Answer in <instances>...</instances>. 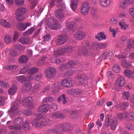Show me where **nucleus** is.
<instances>
[{
    "label": "nucleus",
    "instance_id": "52",
    "mask_svg": "<svg viewBox=\"0 0 134 134\" xmlns=\"http://www.w3.org/2000/svg\"><path fill=\"white\" fill-rule=\"evenodd\" d=\"M0 85L2 87L8 88L9 87V84L4 81H2L0 82Z\"/></svg>",
    "mask_w": 134,
    "mask_h": 134
},
{
    "label": "nucleus",
    "instance_id": "7",
    "mask_svg": "<svg viewBox=\"0 0 134 134\" xmlns=\"http://www.w3.org/2000/svg\"><path fill=\"white\" fill-rule=\"evenodd\" d=\"M90 8L88 3L87 2H84L81 6V13L83 15H86L88 13Z\"/></svg>",
    "mask_w": 134,
    "mask_h": 134
},
{
    "label": "nucleus",
    "instance_id": "43",
    "mask_svg": "<svg viewBox=\"0 0 134 134\" xmlns=\"http://www.w3.org/2000/svg\"><path fill=\"white\" fill-rule=\"evenodd\" d=\"M12 37L9 35H6L4 37V40L6 43L8 44L11 42Z\"/></svg>",
    "mask_w": 134,
    "mask_h": 134
},
{
    "label": "nucleus",
    "instance_id": "13",
    "mask_svg": "<svg viewBox=\"0 0 134 134\" xmlns=\"http://www.w3.org/2000/svg\"><path fill=\"white\" fill-rule=\"evenodd\" d=\"M62 9H58L55 10L54 12V15L55 16L59 19H62L64 17V14Z\"/></svg>",
    "mask_w": 134,
    "mask_h": 134
},
{
    "label": "nucleus",
    "instance_id": "32",
    "mask_svg": "<svg viewBox=\"0 0 134 134\" xmlns=\"http://www.w3.org/2000/svg\"><path fill=\"white\" fill-rule=\"evenodd\" d=\"M21 127L25 131H28L29 130L30 126L28 120H27L25 121Z\"/></svg>",
    "mask_w": 134,
    "mask_h": 134
},
{
    "label": "nucleus",
    "instance_id": "30",
    "mask_svg": "<svg viewBox=\"0 0 134 134\" xmlns=\"http://www.w3.org/2000/svg\"><path fill=\"white\" fill-rule=\"evenodd\" d=\"M64 53L63 48L54 51V54L56 56H58L62 55H63Z\"/></svg>",
    "mask_w": 134,
    "mask_h": 134
},
{
    "label": "nucleus",
    "instance_id": "1",
    "mask_svg": "<svg viewBox=\"0 0 134 134\" xmlns=\"http://www.w3.org/2000/svg\"><path fill=\"white\" fill-rule=\"evenodd\" d=\"M20 101L18 100H16L13 104L12 107L8 112L13 118L17 116L19 113V110L18 108L20 103Z\"/></svg>",
    "mask_w": 134,
    "mask_h": 134
},
{
    "label": "nucleus",
    "instance_id": "37",
    "mask_svg": "<svg viewBox=\"0 0 134 134\" xmlns=\"http://www.w3.org/2000/svg\"><path fill=\"white\" fill-rule=\"evenodd\" d=\"M0 23L1 24L5 27L8 28L10 27V24L6 21L4 19H2L0 20Z\"/></svg>",
    "mask_w": 134,
    "mask_h": 134
},
{
    "label": "nucleus",
    "instance_id": "18",
    "mask_svg": "<svg viewBox=\"0 0 134 134\" xmlns=\"http://www.w3.org/2000/svg\"><path fill=\"white\" fill-rule=\"evenodd\" d=\"M134 5V0H124L120 6L122 8H124V6H127L128 5Z\"/></svg>",
    "mask_w": 134,
    "mask_h": 134
},
{
    "label": "nucleus",
    "instance_id": "22",
    "mask_svg": "<svg viewBox=\"0 0 134 134\" xmlns=\"http://www.w3.org/2000/svg\"><path fill=\"white\" fill-rule=\"evenodd\" d=\"M60 126L62 128L63 130L66 131H69L70 130L71 126L69 124L66 122H64L61 124L60 125Z\"/></svg>",
    "mask_w": 134,
    "mask_h": 134
},
{
    "label": "nucleus",
    "instance_id": "31",
    "mask_svg": "<svg viewBox=\"0 0 134 134\" xmlns=\"http://www.w3.org/2000/svg\"><path fill=\"white\" fill-rule=\"evenodd\" d=\"M64 53L67 52L71 53L73 52L74 50V48L71 46H68V47L63 48Z\"/></svg>",
    "mask_w": 134,
    "mask_h": 134
},
{
    "label": "nucleus",
    "instance_id": "29",
    "mask_svg": "<svg viewBox=\"0 0 134 134\" xmlns=\"http://www.w3.org/2000/svg\"><path fill=\"white\" fill-rule=\"evenodd\" d=\"M76 23L73 21H70L68 23V27L69 30H72L74 29L76 27Z\"/></svg>",
    "mask_w": 134,
    "mask_h": 134
},
{
    "label": "nucleus",
    "instance_id": "21",
    "mask_svg": "<svg viewBox=\"0 0 134 134\" xmlns=\"http://www.w3.org/2000/svg\"><path fill=\"white\" fill-rule=\"evenodd\" d=\"M49 109L48 107L47 106L46 104H44L41 105L39 107L38 110L40 112L46 113L48 111Z\"/></svg>",
    "mask_w": 134,
    "mask_h": 134
},
{
    "label": "nucleus",
    "instance_id": "57",
    "mask_svg": "<svg viewBox=\"0 0 134 134\" xmlns=\"http://www.w3.org/2000/svg\"><path fill=\"white\" fill-rule=\"evenodd\" d=\"M15 3L16 5L21 6L24 3V0H15Z\"/></svg>",
    "mask_w": 134,
    "mask_h": 134
},
{
    "label": "nucleus",
    "instance_id": "51",
    "mask_svg": "<svg viewBox=\"0 0 134 134\" xmlns=\"http://www.w3.org/2000/svg\"><path fill=\"white\" fill-rule=\"evenodd\" d=\"M29 68V67L28 66L24 67L20 71L19 73L21 74H24L27 71Z\"/></svg>",
    "mask_w": 134,
    "mask_h": 134
},
{
    "label": "nucleus",
    "instance_id": "8",
    "mask_svg": "<svg viewBox=\"0 0 134 134\" xmlns=\"http://www.w3.org/2000/svg\"><path fill=\"white\" fill-rule=\"evenodd\" d=\"M86 36L85 33L82 31H77L75 33L74 37L77 40H83Z\"/></svg>",
    "mask_w": 134,
    "mask_h": 134
},
{
    "label": "nucleus",
    "instance_id": "16",
    "mask_svg": "<svg viewBox=\"0 0 134 134\" xmlns=\"http://www.w3.org/2000/svg\"><path fill=\"white\" fill-rule=\"evenodd\" d=\"M28 59L26 55H22L18 59V61L20 64H25L27 62Z\"/></svg>",
    "mask_w": 134,
    "mask_h": 134
},
{
    "label": "nucleus",
    "instance_id": "39",
    "mask_svg": "<svg viewBox=\"0 0 134 134\" xmlns=\"http://www.w3.org/2000/svg\"><path fill=\"white\" fill-rule=\"evenodd\" d=\"M18 67V66L17 65H13L6 66L5 68L7 70H15L17 69Z\"/></svg>",
    "mask_w": 134,
    "mask_h": 134
},
{
    "label": "nucleus",
    "instance_id": "38",
    "mask_svg": "<svg viewBox=\"0 0 134 134\" xmlns=\"http://www.w3.org/2000/svg\"><path fill=\"white\" fill-rule=\"evenodd\" d=\"M121 64L122 66L125 68H130L131 67L130 64L126 60H124L122 62Z\"/></svg>",
    "mask_w": 134,
    "mask_h": 134
},
{
    "label": "nucleus",
    "instance_id": "33",
    "mask_svg": "<svg viewBox=\"0 0 134 134\" xmlns=\"http://www.w3.org/2000/svg\"><path fill=\"white\" fill-rule=\"evenodd\" d=\"M76 62L75 61L70 60L68 63H67V69L72 68L74 66L76 65Z\"/></svg>",
    "mask_w": 134,
    "mask_h": 134
},
{
    "label": "nucleus",
    "instance_id": "62",
    "mask_svg": "<svg viewBox=\"0 0 134 134\" xmlns=\"http://www.w3.org/2000/svg\"><path fill=\"white\" fill-rule=\"evenodd\" d=\"M96 9L94 8H92L91 9L90 11L91 15L93 16H94L96 15Z\"/></svg>",
    "mask_w": 134,
    "mask_h": 134
},
{
    "label": "nucleus",
    "instance_id": "61",
    "mask_svg": "<svg viewBox=\"0 0 134 134\" xmlns=\"http://www.w3.org/2000/svg\"><path fill=\"white\" fill-rule=\"evenodd\" d=\"M76 89H71L67 91V93L70 95H74L75 93Z\"/></svg>",
    "mask_w": 134,
    "mask_h": 134
},
{
    "label": "nucleus",
    "instance_id": "4",
    "mask_svg": "<svg viewBox=\"0 0 134 134\" xmlns=\"http://www.w3.org/2000/svg\"><path fill=\"white\" fill-rule=\"evenodd\" d=\"M56 72V71L55 69L49 67L46 70L45 74L47 78L51 79L55 76Z\"/></svg>",
    "mask_w": 134,
    "mask_h": 134
},
{
    "label": "nucleus",
    "instance_id": "54",
    "mask_svg": "<svg viewBox=\"0 0 134 134\" xmlns=\"http://www.w3.org/2000/svg\"><path fill=\"white\" fill-rule=\"evenodd\" d=\"M74 72V71L72 70H68L65 74V76L66 77H69L73 75Z\"/></svg>",
    "mask_w": 134,
    "mask_h": 134
},
{
    "label": "nucleus",
    "instance_id": "44",
    "mask_svg": "<svg viewBox=\"0 0 134 134\" xmlns=\"http://www.w3.org/2000/svg\"><path fill=\"white\" fill-rule=\"evenodd\" d=\"M14 46L15 48L20 51H23L25 48V47L24 46L20 45L19 44H16Z\"/></svg>",
    "mask_w": 134,
    "mask_h": 134
},
{
    "label": "nucleus",
    "instance_id": "10",
    "mask_svg": "<svg viewBox=\"0 0 134 134\" xmlns=\"http://www.w3.org/2000/svg\"><path fill=\"white\" fill-rule=\"evenodd\" d=\"M52 116L56 119H64L66 117V115L62 112L58 111L55 112L51 114Z\"/></svg>",
    "mask_w": 134,
    "mask_h": 134
},
{
    "label": "nucleus",
    "instance_id": "64",
    "mask_svg": "<svg viewBox=\"0 0 134 134\" xmlns=\"http://www.w3.org/2000/svg\"><path fill=\"white\" fill-rule=\"evenodd\" d=\"M129 119L132 120H134V112H130L129 113Z\"/></svg>",
    "mask_w": 134,
    "mask_h": 134
},
{
    "label": "nucleus",
    "instance_id": "46",
    "mask_svg": "<svg viewBox=\"0 0 134 134\" xmlns=\"http://www.w3.org/2000/svg\"><path fill=\"white\" fill-rule=\"evenodd\" d=\"M58 127H59L58 125H57L55 126V127L53 128L52 129H50L49 130V131L52 132L53 133H59L60 132V131L59 128H57Z\"/></svg>",
    "mask_w": 134,
    "mask_h": 134
},
{
    "label": "nucleus",
    "instance_id": "2",
    "mask_svg": "<svg viewBox=\"0 0 134 134\" xmlns=\"http://www.w3.org/2000/svg\"><path fill=\"white\" fill-rule=\"evenodd\" d=\"M57 22V20L51 17L48 19L47 24L51 29L56 30L61 28L60 24H58Z\"/></svg>",
    "mask_w": 134,
    "mask_h": 134
},
{
    "label": "nucleus",
    "instance_id": "47",
    "mask_svg": "<svg viewBox=\"0 0 134 134\" xmlns=\"http://www.w3.org/2000/svg\"><path fill=\"white\" fill-rule=\"evenodd\" d=\"M99 43H93L92 44V48L94 50H98L99 49Z\"/></svg>",
    "mask_w": 134,
    "mask_h": 134
},
{
    "label": "nucleus",
    "instance_id": "55",
    "mask_svg": "<svg viewBox=\"0 0 134 134\" xmlns=\"http://www.w3.org/2000/svg\"><path fill=\"white\" fill-rule=\"evenodd\" d=\"M23 113L24 115L26 116H29L31 115L32 114V113L31 111L28 109L25 110Z\"/></svg>",
    "mask_w": 134,
    "mask_h": 134
},
{
    "label": "nucleus",
    "instance_id": "63",
    "mask_svg": "<svg viewBox=\"0 0 134 134\" xmlns=\"http://www.w3.org/2000/svg\"><path fill=\"white\" fill-rule=\"evenodd\" d=\"M50 36L49 34H47L44 36V40L45 41H48L50 39Z\"/></svg>",
    "mask_w": 134,
    "mask_h": 134
},
{
    "label": "nucleus",
    "instance_id": "23",
    "mask_svg": "<svg viewBox=\"0 0 134 134\" xmlns=\"http://www.w3.org/2000/svg\"><path fill=\"white\" fill-rule=\"evenodd\" d=\"M77 0H71L70 6L72 9L74 11L76 9L77 4Z\"/></svg>",
    "mask_w": 134,
    "mask_h": 134
},
{
    "label": "nucleus",
    "instance_id": "36",
    "mask_svg": "<svg viewBox=\"0 0 134 134\" xmlns=\"http://www.w3.org/2000/svg\"><path fill=\"white\" fill-rule=\"evenodd\" d=\"M62 0H57L58 3L57 6L59 8L58 9H62V11H63V9L65 8L66 5L64 3H60V2H61Z\"/></svg>",
    "mask_w": 134,
    "mask_h": 134
},
{
    "label": "nucleus",
    "instance_id": "6",
    "mask_svg": "<svg viewBox=\"0 0 134 134\" xmlns=\"http://www.w3.org/2000/svg\"><path fill=\"white\" fill-rule=\"evenodd\" d=\"M73 81L71 79H65L61 82V85L63 87H71L73 86Z\"/></svg>",
    "mask_w": 134,
    "mask_h": 134
},
{
    "label": "nucleus",
    "instance_id": "45",
    "mask_svg": "<svg viewBox=\"0 0 134 134\" xmlns=\"http://www.w3.org/2000/svg\"><path fill=\"white\" fill-rule=\"evenodd\" d=\"M130 95V93L128 91L124 92H123L122 96L124 99L128 100Z\"/></svg>",
    "mask_w": 134,
    "mask_h": 134
},
{
    "label": "nucleus",
    "instance_id": "34",
    "mask_svg": "<svg viewBox=\"0 0 134 134\" xmlns=\"http://www.w3.org/2000/svg\"><path fill=\"white\" fill-rule=\"evenodd\" d=\"M66 98L65 97V96L64 94H63L62 95H60V97L58 98V101L59 102H60L61 101L63 100V103L64 104H65L67 102L66 100Z\"/></svg>",
    "mask_w": 134,
    "mask_h": 134
},
{
    "label": "nucleus",
    "instance_id": "25",
    "mask_svg": "<svg viewBox=\"0 0 134 134\" xmlns=\"http://www.w3.org/2000/svg\"><path fill=\"white\" fill-rule=\"evenodd\" d=\"M17 88L15 85H13L9 89L8 93L10 95H12L14 94L17 91Z\"/></svg>",
    "mask_w": 134,
    "mask_h": 134
},
{
    "label": "nucleus",
    "instance_id": "26",
    "mask_svg": "<svg viewBox=\"0 0 134 134\" xmlns=\"http://www.w3.org/2000/svg\"><path fill=\"white\" fill-rule=\"evenodd\" d=\"M117 125V120L116 118L113 119L111 124V128L113 130H115Z\"/></svg>",
    "mask_w": 134,
    "mask_h": 134
},
{
    "label": "nucleus",
    "instance_id": "53",
    "mask_svg": "<svg viewBox=\"0 0 134 134\" xmlns=\"http://www.w3.org/2000/svg\"><path fill=\"white\" fill-rule=\"evenodd\" d=\"M129 104L127 102L124 103L121 105L120 106V109L122 110H125L128 106Z\"/></svg>",
    "mask_w": 134,
    "mask_h": 134
},
{
    "label": "nucleus",
    "instance_id": "9",
    "mask_svg": "<svg viewBox=\"0 0 134 134\" xmlns=\"http://www.w3.org/2000/svg\"><path fill=\"white\" fill-rule=\"evenodd\" d=\"M30 25L31 23L29 22L18 23L17 25V29L19 31H23Z\"/></svg>",
    "mask_w": 134,
    "mask_h": 134
},
{
    "label": "nucleus",
    "instance_id": "11",
    "mask_svg": "<svg viewBox=\"0 0 134 134\" xmlns=\"http://www.w3.org/2000/svg\"><path fill=\"white\" fill-rule=\"evenodd\" d=\"M24 122L23 118L20 117H18L15 118L14 119L13 124L14 125L17 127H21V125Z\"/></svg>",
    "mask_w": 134,
    "mask_h": 134
},
{
    "label": "nucleus",
    "instance_id": "48",
    "mask_svg": "<svg viewBox=\"0 0 134 134\" xmlns=\"http://www.w3.org/2000/svg\"><path fill=\"white\" fill-rule=\"evenodd\" d=\"M39 71V69L38 68L33 67L31 68L29 70V73L30 74H33L38 72Z\"/></svg>",
    "mask_w": 134,
    "mask_h": 134
},
{
    "label": "nucleus",
    "instance_id": "40",
    "mask_svg": "<svg viewBox=\"0 0 134 134\" xmlns=\"http://www.w3.org/2000/svg\"><path fill=\"white\" fill-rule=\"evenodd\" d=\"M113 69L116 73H118L120 70V69L119 65L117 64L114 65L113 68Z\"/></svg>",
    "mask_w": 134,
    "mask_h": 134
},
{
    "label": "nucleus",
    "instance_id": "60",
    "mask_svg": "<svg viewBox=\"0 0 134 134\" xmlns=\"http://www.w3.org/2000/svg\"><path fill=\"white\" fill-rule=\"evenodd\" d=\"M38 3L37 0H35L34 1H32L31 3V5H32V6L30 7V9H32Z\"/></svg>",
    "mask_w": 134,
    "mask_h": 134
},
{
    "label": "nucleus",
    "instance_id": "24",
    "mask_svg": "<svg viewBox=\"0 0 134 134\" xmlns=\"http://www.w3.org/2000/svg\"><path fill=\"white\" fill-rule=\"evenodd\" d=\"M30 39L29 37H25L20 38L19 41L23 44H28L30 43Z\"/></svg>",
    "mask_w": 134,
    "mask_h": 134
},
{
    "label": "nucleus",
    "instance_id": "28",
    "mask_svg": "<svg viewBox=\"0 0 134 134\" xmlns=\"http://www.w3.org/2000/svg\"><path fill=\"white\" fill-rule=\"evenodd\" d=\"M98 36H96L95 37L96 39H98V41H100L101 40L100 38H101L102 40H105L106 39V36L104 33L103 32H101L100 33H98Z\"/></svg>",
    "mask_w": 134,
    "mask_h": 134
},
{
    "label": "nucleus",
    "instance_id": "3",
    "mask_svg": "<svg viewBox=\"0 0 134 134\" xmlns=\"http://www.w3.org/2000/svg\"><path fill=\"white\" fill-rule=\"evenodd\" d=\"M26 13V10L24 8L21 7L17 9L15 12L16 18L17 20L20 21L23 20V15Z\"/></svg>",
    "mask_w": 134,
    "mask_h": 134
},
{
    "label": "nucleus",
    "instance_id": "5",
    "mask_svg": "<svg viewBox=\"0 0 134 134\" xmlns=\"http://www.w3.org/2000/svg\"><path fill=\"white\" fill-rule=\"evenodd\" d=\"M32 99V98L31 97H28L25 99L23 102V104L24 107L30 109L32 108L33 107Z\"/></svg>",
    "mask_w": 134,
    "mask_h": 134
},
{
    "label": "nucleus",
    "instance_id": "41",
    "mask_svg": "<svg viewBox=\"0 0 134 134\" xmlns=\"http://www.w3.org/2000/svg\"><path fill=\"white\" fill-rule=\"evenodd\" d=\"M82 46L83 47L86 48L87 49H90V48L89 42L87 41H83L82 43Z\"/></svg>",
    "mask_w": 134,
    "mask_h": 134
},
{
    "label": "nucleus",
    "instance_id": "19",
    "mask_svg": "<svg viewBox=\"0 0 134 134\" xmlns=\"http://www.w3.org/2000/svg\"><path fill=\"white\" fill-rule=\"evenodd\" d=\"M134 48V40L131 39L129 40V44L127 48H126L125 51L126 52H130L131 49Z\"/></svg>",
    "mask_w": 134,
    "mask_h": 134
},
{
    "label": "nucleus",
    "instance_id": "58",
    "mask_svg": "<svg viewBox=\"0 0 134 134\" xmlns=\"http://www.w3.org/2000/svg\"><path fill=\"white\" fill-rule=\"evenodd\" d=\"M42 75V74L41 73L37 74L35 77V80L37 81H40L41 79Z\"/></svg>",
    "mask_w": 134,
    "mask_h": 134
},
{
    "label": "nucleus",
    "instance_id": "50",
    "mask_svg": "<svg viewBox=\"0 0 134 134\" xmlns=\"http://www.w3.org/2000/svg\"><path fill=\"white\" fill-rule=\"evenodd\" d=\"M113 55V53L112 52H110L108 54H107L105 56H104V60H110V58L112 56V55Z\"/></svg>",
    "mask_w": 134,
    "mask_h": 134
},
{
    "label": "nucleus",
    "instance_id": "12",
    "mask_svg": "<svg viewBox=\"0 0 134 134\" xmlns=\"http://www.w3.org/2000/svg\"><path fill=\"white\" fill-rule=\"evenodd\" d=\"M77 78L81 84H85L87 82L88 78L86 75L80 74L77 76Z\"/></svg>",
    "mask_w": 134,
    "mask_h": 134
},
{
    "label": "nucleus",
    "instance_id": "35",
    "mask_svg": "<svg viewBox=\"0 0 134 134\" xmlns=\"http://www.w3.org/2000/svg\"><path fill=\"white\" fill-rule=\"evenodd\" d=\"M16 79L20 83H22L26 81V79L25 78V77L24 76H17L16 77Z\"/></svg>",
    "mask_w": 134,
    "mask_h": 134
},
{
    "label": "nucleus",
    "instance_id": "20",
    "mask_svg": "<svg viewBox=\"0 0 134 134\" xmlns=\"http://www.w3.org/2000/svg\"><path fill=\"white\" fill-rule=\"evenodd\" d=\"M37 124L38 126L37 127H39L40 128H43L48 125V122L45 119H44L41 121L38 120Z\"/></svg>",
    "mask_w": 134,
    "mask_h": 134
},
{
    "label": "nucleus",
    "instance_id": "14",
    "mask_svg": "<svg viewBox=\"0 0 134 134\" xmlns=\"http://www.w3.org/2000/svg\"><path fill=\"white\" fill-rule=\"evenodd\" d=\"M66 35H59L58 38V43L59 44L62 45L66 42L67 40Z\"/></svg>",
    "mask_w": 134,
    "mask_h": 134
},
{
    "label": "nucleus",
    "instance_id": "17",
    "mask_svg": "<svg viewBox=\"0 0 134 134\" xmlns=\"http://www.w3.org/2000/svg\"><path fill=\"white\" fill-rule=\"evenodd\" d=\"M125 81L124 78L123 77L119 78L117 80L116 85L118 87H122L125 84Z\"/></svg>",
    "mask_w": 134,
    "mask_h": 134
},
{
    "label": "nucleus",
    "instance_id": "49",
    "mask_svg": "<svg viewBox=\"0 0 134 134\" xmlns=\"http://www.w3.org/2000/svg\"><path fill=\"white\" fill-rule=\"evenodd\" d=\"M54 98L52 97H46L43 101V103H48L53 101Z\"/></svg>",
    "mask_w": 134,
    "mask_h": 134
},
{
    "label": "nucleus",
    "instance_id": "27",
    "mask_svg": "<svg viewBox=\"0 0 134 134\" xmlns=\"http://www.w3.org/2000/svg\"><path fill=\"white\" fill-rule=\"evenodd\" d=\"M100 4L103 7H106L110 4V0H100Z\"/></svg>",
    "mask_w": 134,
    "mask_h": 134
},
{
    "label": "nucleus",
    "instance_id": "59",
    "mask_svg": "<svg viewBox=\"0 0 134 134\" xmlns=\"http://www.w3.org/2000/svg\"><path fill=\"white\" fill-rule=\"evenodd\" d=\"M10 54L13 57H15L17 55V53L16 50L12 49L10 51Z\"/></svg>",
    "mask_w": 134,
    "mask_h": 134
},
{
    "label": "nucleus",
    "instance_id": "56",
    "mask_svg": "<svg viewBox=\"0 0 134 134\" xmlns=\"http://www.w3.org/2000/svg\"><path fill=\"white\" fill-rule=\"evenodd\" d=\"M6 100L5 97L3 96H0V106L3 105L5 103V101Z\"/></svg>",
    "mask_w": 134,
    "mask_h": 134
},
{
    "label": "nucleus",
    "instance_id": "15",
    "mask_svg": "<svg viewBox=\"0 0 134 134\" xmlns=\"http://www.w3.org/2000/svg\"><path fill=\"white\" fill-rule=\"evenodd\" d=\"M24 86L22 89V91L24 92H27L29 91L32 87L31 84L30 82H27L25 83Z\"/></svg>",
    "mask_w": 134,
    "mask_h": 134
},
{
    "label": "nucleus",
    "instance_id": "42",
    "mask_svg": "<svg viewBox=\"0 0 134 134\" xmlns=\"http://www.w3.org/2000/svg\"><path fill=\"white\" fill-rule=\"evenodd\" d=\"M124 74L125 75L129 78H131L132 71L130 70L126 69L124 70Z\"/></svg>",
    "mask_w": 134,
    "mask_h": 134
}]
</instances>
